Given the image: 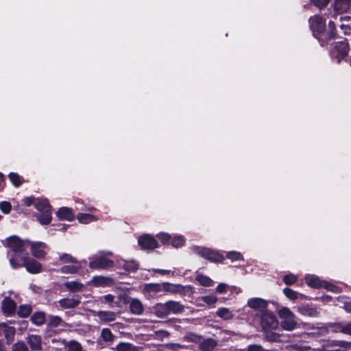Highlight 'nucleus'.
I'll return each mask as SVG.
<instances>
[{
  "label": "nucleus",
  "mask_w": 351,
  "mask_h": 351,
  "mask_svg": "<svg viewBox=\"0 0 351 351\" xmlns=\"http://www.w3.org/2000/svg\"><path fill=\"white\" fill-rule=\"evenodd\" d=\"M263 337L269 342H288L291 341L289 335L285 334H279L274 330H263Z\"/></svg>",
  "instance_id": "obj_12"
},
{
  "label": "nucleus",
  "mask_w": 351,
  "mask_h": 351,
  "mask_svg": "<svg viewBox=\"0 0 351 351\" xmlns=\"http://www.w3.org/2000/svg\"><path fill=\"white\" fill-rule=\"evenodd\" d=\"M34 207L40 213L52 211V206L47 199H38L34 204Z\"/></svg>",
  "instance_id": "obj_23"
},
{
  "label": "nucleus",
  "mask_w": 351,
  "mask_h": 351,
  "mask_svg": "<svg viewBox=\"0 0 351 351\" xmlns=\"http://www.w3.org/2000/svg\"><path fill=\"white\" fill-rule=\"evenodd\" d=\"M88 266L92 269H108L114 267V261L104 256H99L90 261Z\"/></svg>",
  "instance_id": "obj_11"
},
{
  "label": "nucleus",
  "mask_w": 351,
  "mask_h": 351,
  "mask_svg": "<svg viewBox=\"0 0 351 351\" xmlns=\"http://www.w3.org/2000/svg\"><path fill=\"white\" fill-rule=\"evenodd\" d=\"M12 209V205L9 202L3 201L0 202V210L3 214H9Z\"/></svg>",
  "instance_id": "obj_48"
},
{
  "label": "nucleus",
  "mask_w": 351,
  "mask_h": 351,
  "mask_svg": "<svg viewBox=\"0 0 351 351\" xmlns=\"http://www.w3.org/2000/svg\"><path fill=\"white\" fill-rule=\"evenodd\" d=\"M328 27V30H329L330 32H331L332 34L337 36L336 25L335 22L332 21H329Z\"/></svg>",
  "instance_id": "obj_59"
},
{
  "label": "nucleus",
  "mask_w": 351,
  "mask_h": 351,
  "mask_svg": "<svg viewBox=\"0 0 351 351\" xmlns=\"http://www.w3.org/2000/svg\"><path fill=\"white\" fill-rule=\"evenodd\" d=\"M22 202L24 204V205H25L26 206H30L34 204L36 202L35 197L32 195L24 197L23 199Z\"/></svg>",
  "instance_id": "obj_57"
},
{
  "label": "nucleus",
  "mask_w": 351,
  "mask_h": 351,
  "mask_svg": "<svg viewBox=\"0 0 351 351\" xmlns=\"http://www.w3.org/2000/svg\"><path fill=\"white\" fill-rule=\"evenodd\" d=\"M189 319H178V318H171L169 319L165 322H162L165 326L167 327H173L175 329H179L181 328L180 324L188 323Z\"/></svg>",
  "instance_id": "obj_25"
},
{
  "label": "nucleus",
  "mask_w": 351,
  "mask_h": 351,
  "mask_svg": "<svg viewBox=\"0 0 351 351\" xmlns=\"http://www.w3.org/2000/svg\"><path fill=\"white\" fill-rule=\"evenodd\" d=\"M216 346V341L211 338H208L200 343L199 348L202 351H212Z\"/></svg>",
  "instance_id": "obj_28"
},
{
  "label": "nucleus",
  "mask_w": 351,
  "mask_h": 351,
  "mask_svg": "<svg viewBox=\"0 0 351 351\" xmlns=\"http://www.w3.org/2000/svg\"><path fill=\"white\" fill-rule=\"evenodd\" d=\"M282 280L285 285H292L297 282L298 277L293 274H289L284 276Z\"/></svg>",
  "instance_id": "obj_44"
},
{
  "label": "nucleus",
  "mask_w": 351,
  "mask_h": 351,
  "mask_svg": "<svg viewBox=\"0 0 351 351\" xmlns=\"http://www.w3.org/2000/svg\"><path fill=\"white\" fill-rule=\"evenodd\" d=\"M1 311L7 317L14 315L16 311V302L11 298L5 297L1 302Z\"/></svg>",
  "instance_id": "obj_13"
},
{
  "label": "nucleus",
  "mask_w": 351,
  "mask_h": 351,
  "mask_svg": "<svg viewBox=\"0 0 351 351\" xmlns=\"http://www.w3.org/2000/svg\"><path fill=\"white\" fill-rule=\"evenodd\" d=\"M5 184V177L2 173H0V191L3 189Z\"/></svg>",
  "instance_id": "obj_62"
},
{
  "label": "nucleus",
  "mask_w": 351,
  "mask_h": 351,
  "mask_svg": "<svg viewBox=\"0 0 351 351\" xmlns=\"http://www.w3.org/2000/svg\"><path fill=\"white\" fill-rule=\"evenodd\" d=\"M154 271L156 273H158V274H161V275H168L171 272L170 270L161 269H156L154 270Z\"/></svg>",
  "instance_id": "obj_61"
},
{
  "label": "nucleus",
  "mask_w": 351,
  "mask_h": 351,
  "mask_svg": "<svg viewBox=\"0 0 351 351\" xmlns=\"http://www.w3.org/2000/svg\"><path fill=\"white\" fill-rule=\"evenodd\" d=\"M102 301L109 304L111 308H122V304L118 303V297L114 300V296L112 294H107L103 296Z\"/></svg>",
  "instance_id": "obj_29"
},
{
  "label": "nucleus",
  "mask_w": 351,
  "mask_h": 351,
  "mask_svg": "<svg viewBox=\"0 0 351 351\" xmlns=\"http://www.w3.org/2000/svg\"><path fill=\"white\" fill-rule=\"evenodd\" d=\"M321 288H324L326 289L327 291H330L334 293H339V287L337 285H333L332 283L328 282L326 280L322 281Z\"/></svg>",
  "instance_id": "obj_41"
},
{
  "label": "nucleus",
  "mask_w": 351,
  "mask_h": 351,
  "mask_svg": "<svg viewBox=\"0 0 351 351\" xmlns=\"http://www.w3.org/2000/svg\"><path fill=\"white\" fill-rule=\"evenodd\" d=\"M66 349L68 351H82L81 345L75 341H69L66 346Z\"/></svg>",
  "instance_id": "obj_46"
},
{
  "label": "nucleus",
  "mask_w": 351,
  "mask_h": 351,
  "mask_svg": "<svg viewBox=\"0 0 351 351\" xmlns=\"http://www.w3.org/2000/svg\"><path fill=\"white\" fill-rule=\"evenodd\" d=\"M156 237L162 245H170L171 235L168 233L160 232Z\"/></svg>",
  "instance_id": "obj_43"
},
{
  "label": "nucleus",
  "mask_w": 351,
  "mask_h": 351,
  "mask_svg": "<svg viewBox=\"0 0 351 351\" xmlns=\"http://www.w3.org/2000/svg\"><path fill=\"white\" fill-rule=\"evenodd\" d=\"M298 312L305 316L311 317H317L319 315V312L312 304L303 305L298 307Z\"/></svg>",
  "instance_id": "obj_20"
},
{
  "label": "nucleus",
  "mask_w": 351,
  "mask_h": 351,
  "mask_svg": "<svg viewBox=\"0 0 351 351\" xmlns=\"http://www.w3.org/2000/svg\"><path fill=\"white\" fill-rule=\"evenodd\" d=\"M226 258L231 260L232 261L243 260L242 254L236 251H231L228 252L226 254Z\"/></svg>",
  "instance_id": "obj_45"
},
{
  "label": "nucleus",
  "mask_w": 351,
  "mask_h": 351,
  "mask_svg": "<svg viewBox=\"0 0 351 351\" xmlns=\"http://www.w3.org/2000/svg\"><path fill=\"white\" fill-rule=\"evenodd\" d=\"M196 280L202 286L210 287L213 285V280L209 277L199 274L196 276Z\"/></svg>",
  "instance_id": "obj_38"
},
{
  "label": "nucleus",
  "mask_w": 351,
  "mask_h": 351,
  "mask_svg": "<svg viewBox=\"0 0 351 351\" xmlns=\"http://www.w3.org/2000/svg\"><path fill=\"white\" fill-rule=\"evenodd\" d=\"M314 38L317 40L322 47H327L328 45L331 44L332 40L337 38V36L329 30H326V28L325 30L319 34V35L316 36Z\"/></svg>",
  "instance_id": "obj_15"
},
{
  "label": "nucleus",
  "mask_w": 351,
  "mask_h": 351,
  "mask_svg": "<svg viewBox=\"0 0 351 351\" xmlns=\"http://www.w3.org/2000/svg\"><path fill=\"white\" fill-rule=\"evenodd\" d=\"M314 5L319 8H324L328 5L330 0H311Z\"/></svg>",
  "instance_id": "obj_53"
},
{
  "label": "nucleus",
  "mask_w": 351,
  "mask_h": 351,
  "mask_svg": "<svg viewBox=\"0 0 351 351\" xmlns=\"http://www.w3.org/2000/svg\"><path fill=\"white\" fill-rule=\"evenodd\" d=\"M10 263L13 269L24 267L27 272L32 274H39L43 270V265L33 258H30L29 254H26L25 257L10 258Z\"/></svg>",
  "instance_id": "obj_3"
},
{
  "label": "nucleus",
  "mask_w": 351,
  "mask_h": 351,
  "mask_svg": "<svg viewBox=\"0 0 351 351\" xmlns=\"http://www.w3.org/2000/svg\"><path fill=\"white\" fill-rule=\"evenodd\" d=\"M77 219L80 223L86 224L97 220L95 215L88 213H78Z\"/></svg>",
  "instance_id": "obj_35"
},
{
  "label": "nucleus",
  "mask_w": 351,
  "mask_h": 351,
  "mask_svg": "<svg viewBox=\"0 0 351 351\" xmlns=\"http://www.w3.org/2000/svg\"><path fill=\"white\" fill-rule=\"evenodd\" d=\"M80 299L81 297L78 295L76 298H63L59 300V304L63 308H73L80 304Z\"/></svg>",
  "instance_id": "obj_19"
},
{
  "label": "nucleus",
  "mask_w": 351,
  "mask_h": 351,
  "mask_svg": "<svg viewBox=\"0 0 351 351\" xmlns=\"http://www.w3.org/2000/svg\"><path fill=\"white\" fill-rule=\"evenodd\" d=\"M138 244L143 250H153L159 246L158 241L153 236L147 234L138 238Z\"/></svg>",
  "instance_id": "obj_10"
},
{
  "label": "nucleus",
  "mask_w": 351,
  "mask_h": 351,
  "mask_svg": "<svg viewBox=\"0 0 351 351\" xmlns=\"http://www.w3.org/2000/svg\"><path fill=\"white\" fill-rule=\"evenodd\" d=\"M247 306L256 311L259 310L254 317L253 322L261 326V329H278V320L275 314L267 310L268 302L261 298L248 299Z\"/></svg>",
  "instance_id": "obj_1"
},
{
  "label": "nucleus",
  "mask_w": 351,
  "mask_h": 351,
  "mask_svg": "<svg viewBox=\"0 0 351 351\" xmlns=\"http://www.w3.org/2000/svg\"><path fill=\"white\" fill-rule=\"evenodd\" d=\"M330 45L331 47L329 49V52L332 59L335 60L338 63L341 60L346 62V59H349L350 45L347 38H342L339 41H335Z\"/></svg>",
  "instance_id": "obj_5"
},
{
  "label": "nucleus",
  "mask_w": 351,
  "mask_h": 351,
  "mask_svg": "<svg viewBox=\"0 0 351 351\" xmlns=\"http://www.w3.org/2000/svg\"><path fill=\"white\" fill-rule=\"evenodd\" d=\"M202 300L208 305L212 306L217 302V298L215 295H205L202 296Z\"/></svg>",
  "instance_id": "obj_49"
},
{
  "label": "nucleus",
  "mask_w": 351,
  "mask_h": 351,
  "mask_svg": "<svg viewBox=\"0 0 351 351\" xmlns=\"http://www.w3.org/2000/svg\"><path fill=\"white\" fill-rule=\"evenodd\" d=\"M5 338L7 339L8 343H10L13 341L14 331L13 330H5Z\"/></svg>",
  "instance_id": "obj_60"
},
{
  "label": "nucleus",
  "mask_w": 351,
  "mask_h": 351,
  "mask_svg": "<svg viewBox=\"0 0 351 351\" xmlns=\"http://www.w3.org/2000/svg\"><path fill=\"white\" fill-rule=\"evenodd\" d=\"M215 290L219 293H225L227 292V285L225 283H219Z\"/></svg>",
  "instance_id": "obj_58"
},
{
  "label": "nucleus",
  "mask_w": 351,
  "mask_h": 351,
  "mask_svg": "<svg viewBox=\"0 0 351 351\" xmlns=\"http://www.w3.org/2000/svg\"><path fill=\"white\" fill-rule=\"evenodd\" d=\"M117 351H131L132 345L127 343H120L117 347Z\"/></svg>",
  "instance_id": "obj_56"
},
{
  "label": "nucleus",
  "mask_w": 351,
  "mask_h": 351,
  "mask_svg": "<svg viewBox=\"0 0 351 351\" xmlns=\"http://www.w3.org/2000/svg\"><path fill=\"white\" fill-rule=\"evenodd\" d=\"M192 250L193 253L210 263H223L225 259L223 255L219 251L209 247L193 246Z\"/></svg>",
  "instance_id": "obj_6"
},
{
  "label": "nucleus",
  "mask_w": 351,
  "mask_h": 351,
  "mask_svg": "<svg viewBox=\"0 0 351 351\" xmlns=\"http://www.w3.org/2000/svg\"><path fill=\"white\" fill-rule=\"evenodd\" d=\"M310 29L313 37L319 35L326 27V20L321 15L315 14L308 19Z\"/></svg>",
  "instance_id": "obj_9"
},
{
  "label": "nucleus",
  "mask_w": 351,
  "mask_h": 351,
  "mask_svg": "<svg viewBox=\"0 0 351 351\" xmlns=\"http://www.w3.org/2000/svg\"><path fill=\"white\" fill-rule=\"evenodd\" d=\"M185 243V239L183 236L181 235H176L174 237L171 236V241H170V245H171L172 247L178 248L180 247H182Z\"/></svg>",
  "instance_id": "obj_37"
},
{
  "label": "nucleus",
  "mask_w": 351,
  "mask_h": 351,
  "mask_svg": "<svg viewBox=\"0 0 351 351\" xmlns=\"http://www.w3.org/2000/svg\"><path fill=\"white\" fill-rule=\"evenodd\" d=\"M29 245L31 246V252L32 254L37 258H44L47 254V252L45 251V248L47 247L46 244L43 242H31L29 243Z\"/></svg>",
  "instance_id": "obj_14"
},
{
  "label": "nucleus",
  "mask_w": 351,
  "mask_h": 351,
  "mask_svg": "<svg viewBox=\"0 0 351 351\" xmlns=\"http://www.w3.org/2000/svg\"><path fill=\"white\" fill-rule=\"evenodd\" d=\"M282 291L285 295L291 300H295L298 298V293L289 287L284 288Z\"/></svg>",
  "instance_id": "obj_42"
},
{
  "label": "nucleus",
  "mask_w": 351,
  "mask_h": 351,
  "mask_svg": "<svg viewBox=\"0 0 351 351\" xmlns=\"http://www.w3.org/2000/svg\"><path fill=\"white\" fill-rule=\"evenodd\" d=\"M32 312V308L29 304H21L19 306L17 310V315L20 317H27Z\"/></svg>",
  "instance_id": "obj_33"
},
{
  "label": "nucleus",
  "mask_w": 351,
  "mask_h": 351,
  "mask_svg": "<svg viewBox=\"0 0 351 351\" xmlns=\"http://www.w3.org/2000/svg\"><path fill=\"white\" fill-rule=\"evenodd\" d=\"M106 278L103 276H94L92 282L95 287L103 286L106 284Z\"/></svg>",
  "instance_id": "obj_52"
},
{
  "label": "nucleus",
  "mask_w": 351,
  "mask_h": 351,
  "mask_svg": "<svg viewBox=\"0 0 351 351\" xmlns=\"http://www.w3.org/2000/svg\"><path fill=\"white\" fill-rule=\"evenodd\" d=\"M73 265H64L60 268V271L63 274H77L79 272L81 265L77 261V263H73Z\"/></svg>",
  "instance_id": "obj_27"
},
{
  "label": "nucleus",
  "mask_w": 351,
  "mask_h": 351,
  "mask_svg": "<svg viewBox=\"0 0 351 351\" xmlns=\"http://www.w3.org/2000/svg\"><path fill=\"white\" fill-rule=\"evenodd\" d=\"M335 8L337 10L351 9V0H335Z\"/></svg>",
  "instance_id": "obj_39"
},
{
  "label": "nucleus",
  "mask_w": 351,
  "mask_h": 351,
  "mask_svg": "<svg viewBox=\"0 0 351 351\" xmlns=\"http://www.w3.org/2000/svg\"><path fill=\"white\" fill-rule=\"evenodd\" d=\"M344 308L346 311L351 313V300L344 303Z\"/></svg>",
  "instance_id": "obj_63"
},
{
  "label": "nucleus",
  "mask_w": 351,
  "mask_h": 351,
  "mask_svg": "<svg viewBox=\"0 0 351 351\" xmlns=\"http://www.w3.org/2000/svg\"><path fill=\"white\" fill-rule=\"evenodd\" d=\"M27 342L34 351H40L41 347V339L38 335H29L27 338Z\"/></svg>",
  "instance_id": "obj_24"
},
{
  "label": "nucleus",
  "mask_w": 351,
  "mask_h": 351,
  "mask_svg": "<svg viewBox=\"0 0 351 351\" xmlns=\"http://www.w3.org/2000/svg\"><path fill=\"white\" fill-rule=\"evenodd\" d=\"M56 214L60 220L73 221L75 219V214L71 208L61 207L57 210Z\"/></svg>",
  "instance_id": "obj_18"
},
{
  "label": "nucleus",
  "mask_w": 351,
  "mask_h": 351,
  "mask_svg": "<svg viewBox=\"0 0 351 351\" xmlns=\"http://www.w3.org/2000/svg\"><path fill=\"white\" fill-rule=\"evenodd\" d=\"M64 287L71 292H77L82 291L83 285L77 281H69L64 283Z\"/></svg>",
  "instance_id": "obj_36"
},
{
  "label": "nucleus",
  "mask_w": 351,
  "mask_h": 351,
  "mask_svg": "<svg viewBox=\"0 0 351 351\" xmlns=\"http://www.w3.org/2000/svg\"><path fill=\"white\" fill-rule=\"evenodd\" d=\"M332 300V298L328 295H324L321 298V300L323 302H330Z\"/></svg>",
  "instance_id": "obj_64"
},
{
  "label": "nucleus",
  "mask_w": 351,
  "mask_h": 351,
  "mask_svg": "<svg viewBox=\"0 0 351 351\" xmlns=\"http://www.w3.org/2000/svg\"><path fill=\"white\" fill-rule=\"evenodd\" d=\"M217 315L224 319H228L232 317V314L227 308H219L217 311Z\"/></svg>",
  "instance_id": "obj_40"
},
{
  "label": "nucleus",
  "mask_w": 351,
  "mask_h": 351,
  "mask_svg": "<svg viewBox=\"0 0 351 351\" xmlns=\"http://www.w3.org/2000/svg\"><path fill=\"white\" fill-rule=\"evenodd\" d=\"M30 320L35 326H40L47 323V316L43 311H36L32 315Z\"/></svg>",
  "instance_id": "obj_21"
},
{
  "label": "nucleus",
  "mask_w": 351,
  "mask_h": 351,
  "mask_svg": "<svg viewBox=\"0 0 351 351\" xmlns=\"http://www.w3.org/2000/svg\"><path fill=\"white\" fill-rule=\"evenodd\" d=\"M51 213L52 211L40 213L39 214H36L35 217L41 225H49L52 220Z\"/></svg>",
  "instance_id": "obj_26"
},
{
  "label": "nucleus",
  "mask_w": 351,
  "mask_h": 351,
  "mask_svg": "<svg viewBox=\"0 0 351 351\" xmlns=\"http://www.w3.org/2000/svg\"><path fill=\"white\" fill-rule=\"evenodd\" d=\"M60 260L64 263H77V259L69 254H63L60 256Z\"/></svg>",
  "instance_id": "obj_50"
},
{
  "label": "nucleus",
  "mask_w": 351,
  "mask_h": 351,
  "mask_svg": "<svg viewBox=\"0 0 351 351\" xmlns=\"http://www.w3.org/2000/svg\"><path fill=\"white\" fill-rule=\"evenodd\" d=\"M63 321L60 316L49 315L47 316V325L48 327H58L62 326Z\"/></svg>",
  "instance_id": "obj_34"
},
{
  "label": "nucleus",
  "mask_w": 351,
  "mask_h": 351,
  "mask_svg": "<svg viewBox=\"0 0 351 351\" xmlns=\"http://www.w3.org/2000/svg\"><path fill=\"white\" fill-rule=\"evenodd\" d=\"M98 317L104 322H110L114 321L117 317V314L111 311H99Z\"/></svg>",
  "instance_id": "obj_30"
},
{
  "label": "nucleus",
  "mask_w": 351,
  "mask_h": 351,
  "mask_svg": "<svg viewBox=\"0 0 351 351\" xmlns=\"http://www.w3.org/2000/svg\"><path fill=\"white\" fill-rule=\"evenodd\" d=\"M12 351H29L27 346L23 341L15 343L12 348Z\"/></svg>",
  "instance_id": "obj_51"
},
{
  "label": "nucleus",
  "mask_w": 351,
  "mask_h": 351,
  "mask_svg": "<svg viewBox=\"0 0 351 351\" xmlns=\"http://www.w3.org/2000/svg\"><path fill=\"white\" fill-rule=\"evenodd\" d=\"M30 243L29 240H22L20 237L16 235L9 237L7 239L6 247L10 248L12 254L10 258H15L16 256L25 257L29 253L27 251V247Z\"/></svg>",
  "instance_id": "obj_4"
},
{
  "label": "nucleus",
  "mask_w": 351,
  "mask_h": 351,
  "mask_svg": "<svg viewBox=\"0 0 351 351\" xmlns=\"http://www.w3.org/2000/svg\"><path fill=\"white\" fill-rule=\"evenodd\" d=\"M166 302L169 315L180 314L184 312L185 306L180 302L176 300H167Z\"/></svg>",
  "instance_id": "obj_17"
},
{
  "label": "nucleus",
  "mask_w": 351,
  "mask_h": 351,
  "mask_svg": "<svg viewBox=\"0 0 351 351\" xmlns=\"http://www.w3.org/2000/svg\"><path fill=\"white\" fill-rule=\"evenodd\" d=\"M278 315L282 320L280 323L282 329L291 330L300 327L297 317L289 308L282 307L278 311Z\"/></svg>",
  "instance_id": "obj_7"
},
{
  "label": "nucleus",
  "mask_w": 351,
  "mask_h": 351,
  "mask_svg": "<svg viewBox=\"0 0 351 351\" xmlns=\"http://www.w3.org/2000/svg\"><path fill=\"white\" fill-rule=\"evenodd\" d=\"M101 336L106 341H112L114 338L111 330H101Z\"/></svg>",
  "instance_id": "obj_54"
},
{
  "label": "nucleus",
  "mask_w": 351,
  "mask_h": 351,
  "mask_svg": "<svg viewBox=\"0 0 351 351\" xmlns=\"http://www.w3.org/2000/svg\"><path fill=\"white\" fill-rule=\"evenodd\" d=\"M8 178L12 185L16 188L19 187L24 182L23 178L17 173L10 172L8 174Z\"/></svg>",
  "instance_id": "obj_31"
},
{
  "label": "nucleus",
  "mask_w": 351,
  "mask_h": 351,
  "mask_svg": "<svg viewBox=\"0 0 351 351\" xmlns=\"http://www.w3.org/2000/svg\"><path fill=\"white\" fill-rule=\"evenodd\" d=\"M122 268L128 272L134 273L139 269V264L135 261H127L123 263Z\"/></svg>",
  "instance_id": "obj_32"
},
{
  "label": "nucleus",
  "mask_w": 351,
  "mask_h": 351,
  "mask_svg": "<svg viewBox=\"0 0 351 351\" xmlns=\"http://www.w3.org/2000/svg\"><path fill=\"white\" fill-rule=\"evenodd\" d=\"M151 313L158 318H165L169 315L166 302H158L150 308Z\"/></svg>",
  "instance_id": "obj_16"
},
{
  "label": "nucleus",
  "mask_w": 351,
  "mask_h": 351,
  "mask_svg": "<svg viewBox=\"0 0 351 351\" xmlns=\"http://www.w3.org/2000/svg\"><path fill=\"white\" fill-rule=\"evenodd\" d=\"M184 339L188 342H199L202 340V337L193 332H189L184 337Z\"/></svg>",
  "instance_id": "obj_47"
},
{
  "label": "nucleus",
  "mask_w": 351,
  "mask_h": 351,
  "mask_svg": "<svg viewBox=\"0 0 351 351\" xmlns=\"http://www.w3.org/2000/svg\"><path fill=\"white\" fill-rule=\"evenodd\" d=\"M183 289L181 285H173L170 282L146 283L142 289L143 293L147 299L156 297L158 293L165 291L172 293L180 292Z\"/></svg>",
  "instance_id": "obj_2"
},
{
  "label": "nucleus",
  "mask_w": 351,
  "mask_h": 351,
  "mask_svg": "<svg viewBox=\"0 0 351 351\" xmlns=\"http://www.w3.org/2000/svg\"><path fill=\"white\" fill-rule=\"evenodd\" d=\"M322 281L315 275L308 274L305 276L306 285L313 289H320L322 286Z\"/></svg>",
  "instance_id": "obj_22"
},
{
  "label": "nucleus",
  "mask_w": 351,
  "mask_h": 351,
  "mask_svg": "<svg viewBox=\"0 0 351 351\" xmlns=\"http://www.w3.org/2000/svg\"><path fill=\"white\" fill-rule=\"evenodd\" d=\"M51 226L54 227V230L62 232L66 231L70 226V225L65 223H53Z\"/></svg>",
  "instance_id": "obj_55"
},
{
  "label": "nucleus",
  "mask_w": 351,
  "mask_h": 351,
  "mask_svg": "<svg viewBox=\"0 0 351 351\" xmlns=\"http://www.w3.org/2000/svg\"><path fill=\"white\" fill-rule=\"evenodd\" d=\"M118 303L123 306H129L130 312L134 315H141L144 311V306L140 300L132 298L126 293L118 295Z\"/></svg>",
  "instance_id": "obj_8"
}]
</instances>
